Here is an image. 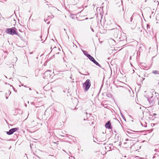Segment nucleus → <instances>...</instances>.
Segmentation results:
<instances>
[{
  "instance_id": "7ed1b4c3",
  "label": "nucleus",
  "mask_w": 159,
  "mask_h": 159,
  "mask_svg": "<svg viewBox=\"0 0 159 159\" xmlns=\"http://www.w3.org/2000/svg\"><path fill=\"white\" fill-rule=\"evenodd\" d=\"M90 80L88 79L83 84V88L85 92L87 91L91 86Z\"/></svg>"
},
{
  "instance_id": "f3484780",
  "label": "nucleus",
  "mask_w": 159,
  "mask_h": 159,
  "mask_svg": "<svg viewBox=\"0 0 159 159\" xmlns=\"http://www.w3.org/2000/svg\"><path fill=\"white\" fill-rule=\"evenodd\" d=\"M78 0H73L72 1V3L74 5L76 4L78 2Z\"/></svg>"
},
{
  "instance_id": "a211bd4d",
  "label": "nucleus",
  "mask_w": 159,
  "mask_h": 159,
  "mask_svg": "<svg viewBox=\"0 0 159 159\" xmlns=\"http://www.w3.org/2000/svg\"><path fill=\"white\" fill-rule=\"evenodd\" d=\"M152 73L154 74H159V71L156 70L152 71Z\"/></svg>"
},
{
  "instance_id": "aec40b11",
  "label": "nucleus",
  "mask_w": 159,
  "mask_h": 159,
  "mask_svg": "<svg viewBox=\"0 0 159 159\" xmlns=\"http://www.w3.org/2000/svg\"><path fill=\"white\" fill-rule=\"evenodd\" d=\"M120 115H121V116L122 118H123V119L125 121H126V118H125V117L123 115V114H122L121 113H120Z\"/></svg>"
},
{
  "instance_id": "a18cd8bd",
  "label": "nucleus",
  "mask_w": 159,
  "mask_h": 159,
  "mask_svg": "<svg viewBox=\"0 0 159 159\" xmlns=\"http://www.w3.org/2000/svg\"><path fill=\"white\" fill-rule=\"evenodd\" d=\"M59 52H58L57 53V54H59Z\"/></svg>"
},
{
  "instance_id": "1a4fd4ad",
  "label": "nucleus",
  "mask_w": 159,
  "mask_h": 159,
  "mask_svg": "<svg viewBox=\"0 0 159 159\" xmlns=\"http://www.w3.org/2000/svg\"><path fill=\"white\" fill-rule=\"evenodd\" d=\"M105 127L108 129H112V126L110 121H108L105 124Z\"/></svg>"
},
{
  "instance_id": "423d86ee",
  "label": "nucleus",
  "mask_w": 159,
  "mask_h": 159,
  "mask_svg": "<svg viewBox=\"0 0 159 159\" xmlns=\"http://www.w3.org/2000/svg\"><path fill=\"white\" fill-rule=\"evenodd\" d=\"M19 129V128H13L10 129L9 131L6 132V133L7 134L10 135Z\"/></svg>"
},
{
  "instance_id": "e433bc0d",
  "label": "nucleus",
  "mask_w": 159,
  "mask_h": 159,
  "mask_svg": "<svg viewBox=\"0 0 159 159\" xmlns=\"http://www.w3.org/2000/svg\"><path fill=\"white\" fill-rule=\"evenodd\" d=\"M153 1H154V2H155V1L156 0H152Z\"/></svg>"
},
{
  "instance_id": "f257e3e1",
  "label": "nucleus",
  "mask_w": 159,
  "mask_h": 159,
  "mask_svg": "<svg viewBox=\"0 0 159 159\" xmlns=\"http://www.w3.org/2000/svg\"><path fill=\"white\" fill-rule=\"evenodd\" d=\"M17 29L13 27L11 28H7L6 30V32L7 34L13 35H16L19 36V34L18 33Z\"/></svg>"
},
{
  "instance_id": "5701e85b",
  "label": "nucleus",
  "mask_w": 159,
  "mask_h": 159,
  "mask_svg": "<svg viewBox=\"0 0 159 159\" xmlns=\"http://www.w3.org/2000/svg\"><path fill=\"white\" fill-rule=\"evenodd\" d=\"M11 86H12V87L13 90L16 92H17L16 90L11 85H10Z\"/></svg>"
},
{
  "instance_id": "79ce46f5",
  "label": "nucleus",
  "mask_w": 159,
  "mask_h": 159,
  "mask_svg": "<svg viewBox=\"0 0 159 159\" xmlns=\"http://www.w3.org/2000/svg\"><path fill=\"white\" fill-rule=\"evenodd\" d=\"M70 78L71 79H72V78H71V76Z\"/></svg>"
},
{
  "instance_id": "a878e982",
  "label": "nucleus",
  "mask_w": 159,
  "mask_h": 159,
  "mask_svg": "<svg viewBox=\"0 0 159 159\" xmlns=\"http://www.w3.org/2000/svg\"><path fill=\"white\" fill-rule=\"evenodd\" d=\"M132 20H133V18L132 17H131V18H130V21L131 22H132Z\"/></svg>"
},
{
  "instance_id": "bb28decb",
  "label": "nucleus",
  "mask_w": 159,
  "mask_h": 159,
  "mask_svg": "<svg viewBox=\"0 0 159 159\" xmlns=\"http://www.w3.org/2000/svg\"><path fill=\"white\" fill-rule=\"evenodd\" d=\"M91 29V30L93 32H94V30H93V29H92V27H91H91H90Z\"/></svg>"
},
{
  "instance_id": "a19ab883",
  "label": "nucleus",
  "mask_w": 159,
  "mask_h": 159,
  "mask_svg": "<svg viewBox=\"0 0 159 159\" xmlns=\"http://www.w3.org/2000/svg\"><path fill=\"white\" fill-rule=\"evenodd\" d=\"M124 157H126V156H124Z\"/></svg>"
},
{
  "instance_id": "c85d7f7f",
  "label": "nucleus",
  "mask_w": 159,
  "mask_h": 159,
  "mask_svg": "<svg viewBox=\"0 0 159 159\" xmlns=\"http://www.w3.org/2000/svg\"><path fill=\"white\" fill-rule=\"evenodd\" d=\"M47 20V19H44V21H45V22H46Z\"/></svg>"
},
{
  "instance_id": "4be33fe9",
  "label": "nucleus",
  "mask_w": 159,
  "mask_h": 159,
  "mask_svg": "<svg viewBox=\"0 0 159 159\" xmlns=\"http://www.w3.org/2000/svg\"><path fill=\"white\" fill-rule=\"evenodd\" d=\"M51 51H52V49H57V48L56 47V46H55L52 49V47H51Z\"/></svg>"
},
{
  "instance_id": "412c9836",
  "label": "nucleus",
  "mask_w": 159,
  "mask_h": 159,
  "mask_svg": "<svg viewBox=\"0 0 159 159\" xmlns=\"http://www.w3.org/2000/svg\"><path fill=\"white\" fill-rule=\"evenodd\" d=\"M127 133L129 134V135H128V136L129 137V136H130V134H131L132 133V132H130V131H127Z\"/></svg>"
},
{
  "instance_id": "7c9ffc66",
  "label": "nucleus",
  "mask_w": 159,
  "mask_h": 159,
  "mask_svg": "<svg viewBox=\"0 0 159 159\" xmlns=\"http://www.w3.org/2000/svg\"><path fill=\"white\" fill-rule=\"evenodd\" d=\"M49 23H50V22H48L47 23V24H49Z\"/></svg>"
},
{
  "instance_id": "58836bf2",
  "label": "nucleus",
  "mask_w": 159,
  "mask_h": 159,
  "mask_svg": "<svg viewBox=\"0 0 159 159\" xmlns=\"http://www.w3.org/2000/svg\"><path fill=\"white\" fill-rule=\"evenodd\" d=\"M108 94V95L110 94V96H111V93H110V94Z\"/></svg>"
},
{
  "instance_id": "72a5a7b5",
  "label": "nucleus",
  "mask_w": 159,
  "mask_h": 159,
  "mask_svg": "<svg viewBox=\"0 0 159 159\" xmlns=\"http://www.w3.org/2000/svg\"><path fill=\"white\" fill-rule=\"evenodd\" d=\"M29 89L30 90H31V88H29Z\"/></svg>"
},
{
  "instance_id": "37998d69",
  "label": "nucleus",
  "mask_w": 159,
  "mask_h": 159,
  "mask_svg": "<svg viewBox=\"0 0 159 159\" xmlns=\"http://www.w3.org/2000/svg\"><path fill=\"white\" fill-rule=\"evenodd\" d=\"M93 5L94 6H95V5H94V4Z\"/></svg>"
},
{
  "instance_id": "473e14b6",
  "label": "nucleus",
  "mask_w": 159,
  "mask_h": 159,
  "mask_svg": "<svg viewBox=\"0 0 159 159\" xmlns=\"http://www.w3.org/2000/svg\"><path fill=\"white\" fill-rule=\"evenodd\" d=\"M6 98L7 99L8 98V97H6Z\"/></svg>"
},
{
  "instance_id": "cd10ccee",
  "label": "nucleus",
  "mask_w": 159,
  "mask_h": 159,
  "mask_svg": "<svg viewBox=\"0 0 159 159\" xmlns=\"http://www.w3.org/2000/svg\"><path fill=\"white\" fill-rule=\"evenodd\" d=\"M54 17V16H53V15H52V16L51 17V18H53Z\"/></svg>"
},
{
  "instance_id": "2eb2a0df",
  "label": "nucleus",
  "mask_w": 159,
  "mask_h": 159,
  "mask_svg": "<svg viewBox=\"0 0 159 159\" xmlns=\"http://www.w3.org/2000/svg\"><path fill=\"white\" fill-rule=\"evenodd\" d=\"M82 52L88 58H89V57L91 56V55L89 54L88 52L84 50H81Z\"/></svg>"
},
{
  "instance_id": "f8f14e48",
  "label": "nucleus",
  "mask_w": 159,
  "mask_h": 159,
  "mask_svg": "<svg viewBox=\"0 0 159 159\" xmlns=\"http://www.w3.org/2000/svg\"><path fill=\"white\" fill-rule=\"evenodd\" d=\"M131 134H130V136H129V137L132 138H136L140 136V134H135L132 132Z\"/></svg>"
},
{
  "instance_id": "6ab92c4d",
  "label": "nucleus",
  "mask_w": 159,
  "mask_h": 159,
  "mask_svg": "<svg viewBox=\"0 0 159 159\" xmlns=\"http://www.w3.org/2000/svg\"><path fill=\"white\" fill-rule=\"evenodd\" d=\"M140 65L142 67L144 66L145 67H146L147 66L145 63H141Z\"/></svg>"
},
{
  "instance_id": "0eeeda50",
  "label": "nucleus",
  "mask_w": 159,
  "mask_h": 159,
  "mask_svg": "<svg viewBox=\"0 0 159 159\" xmlns=\"http://www.w3.org/2000/svg\"><path fill=\"white\" fill-rule=\"evenodd\" d=\"M106 27L107 29L112 30L114 28H112V23L111 22L110 20H109L105 23Z\"/></svg>"
},
{
  "instance_id": "4c0bfd02",
  "label": "nucleus",
  "mask_w": 159,
  "mask_h": 159,
  "mask_svg": "<svg viewBox=\"0 0 159 159\" xmlns=\"http://www.w3.org/2000/svg\"><path fill=\"white\" fill-rule=\"evenodd\" d=\"M141 125L142 126H143V125L142 123H141Z\"/></svg>"
},
{
  "instance_id": "20e7f679",
  "label": "nucleus",
  "mask_w": 159,
  "mask_h": 159,
  "mask_svg": "<svg viewBox=\"0 0 159 159\" xmlns=\"http://www.w3.org/2000/svg\"><path fill=\"white\" fill-rule=\"evenodd\" d=\"M114 30V36L116 39L121 37V31L117 28H114L112 30Z\"/></svg>"
},
{
  "instance_id": "393cba45",
  "label": "nucleus",
  "mask_w": 159,
  "mask_h": 159,
  "mask_svg": "<svg viewBox=\"0 0 159 159\" xmlns=\"http://www.w3.org/2000/svg\"><path fill=\"white\" fill-rule=\"evenodd\" d=\"M133 132H135V133H139L141 132V131H133Z\"/></svg>"
},
{
  "instance_id": "2f4dec72",
  "label": "nucleus",
  "mask_w": 159,
  "mask_h": 159,
  "mask_svg": "<svg viewBox=\"0 0 159 159\" xmlns=\"http://www.w3.org/2000/svg\"><path fill=\"white\" fill-rule=\"evenodd\" d=\"M25 107H27V105L26 104H25Z\"/></svg>"
},
{
  "instance_id": "c756f323",
  "label": "nucleus",
  "mask_w": 159,
  "mask_h": 159,
  "mask_svg": "<svg viewBox=\"0 0 159 159\" xmlns=\"http://www.w3.org/2000/svg\"><path fill=\"white\" fill-rule=\"evenodd\" d=\"M145 78H142V81H143L144 80Z\"/></svg>"
},
{
  "instance_id": "f03ea898",
  "label": "nucleus",
  "mask_w": 159,
  "mask_h": 159,
  "mask_svg": "<svg viewBox=\"0 0 159 159\" xmlns=\"http://www.w3.org/2000/svg\"><path fill=\"white\" fill-rule=\"evenodd\" d=\"M148 100L149 102L150 105L151 106H153L156 102L158 101V104L159 105V98H158L155 96H152L150 97H148Z\"/></svg>"
},
{
  "instance_id": "ddd939ff",
  "label": "nucleus",
  "mask_w": 159,
  "mask_h": 159,
  "mask_svg": "<svg viewBox=\"0 0 159 159\" xmlns=\"http://www.w3.org/2000/svg\"><path fill=\"white\" fill-rule=\"evenodd\" d=\"M78 70L79 72L80 73V74L83 75H89V73H88V71H86L84 69V70L82 71V72L83 73H81L79 69H78Z\"/></svg>"
},
{
  "instance_id": "de8ad7c7",
  "label": "nucleus",
  "mask_w": 159,
  "mask_h": 159,
  "mask_svg": "<svg viewBox=\"0 0 159 159\" xmlns=\"http://www.w3.org/2000/svg\"><path fill=\"white\" fill-rule=\"evenodd\" d=\"M25 87H26V86H24Z\"/></svg>"
},
{
  "instance_id": "dca6fc26",
  "label": "nucleus",
  "mask_w": 159,
  "mask_h": 159,
  "mask_svg": "<svg viewBox=\"0 0 159 159\" xmlns=\"http://www.w3.org/2000/svg\"><path fill=\"white\" fill-rule=\"evenodd\" d=\"M130 89H128L127 90V92L128 93L130 94V96H132V93H133V91L132 90L131 88L130 87Z\"/></svg>"
},
{
  "instance_id": "9d476101",
  "label": "nucleus",
  "mask_w": 159,
  "mask_h": 159,
  "mask_svg": "<svg viewBox=\"0 0 159 159\" xmlns=\"http://www.w3.org/2000/svg\"><path fill=\"white\" fill-rule=\"evenodd\" d=\"M72 102L74 105V106H75V107L74 108H71L72 110H75L76 109V106L78 103V100L77 99L75 98L72 100Z\"/></svg>"
},
{
  "instance_id": "c03bdc74",
  "label": "nucleus",
  "mask_w": 159,
  "mask_h": 159,
  "mask_svg": "<svg viewBox=\"0 0 159 159\" xmlns=\"http://www.w3.org/2000/svg\"><path fill=\"white\" fill-rule=\"evenodd\" d=\"M40 37L41 38V37H42V36H40Z\"/></svg>"
},
{
  "instance_id": "39448f33",
  "label": "nucleus",
  "mask_w": 159,
  "mask_h": 159,
  "mask_svg": "<svg viewBox=\"0 0 159 159\" xmlns=\"http://www.w3.org/2000/svg\"><path fill=\"white\" fill-rule=\"evenodd\" d=\"M52 72L50 70H48L44 73L43 78L45 79H49L52 78Z\"/></svg>"
},
{
  "instance_id": "b1692460",
  "label": "nucleus",
  "mask_w": 159,
  "mask_h": 159,
  "mask_svg": "<svg viewBox=\"0 0 159 159\" xmlns=\"http://www.w3.org/2000/svg\"><path fill=\"white\" fill-rule=\"evenodd\" d=\"M147 29L148 30V29L150 28V25L148 24L147 25Z\"/></svg>"
},
{
  "instance_id": "ea45409f",
  "label": "nucleus",
  "mask_w": 159,
  "mask_h": 159,
  "mask_svg": "<svg viewBox=\"0 0 159 159\" xmlns=\"http://www.w3.org/2000/svg\"><path fill=\"white\" fill-rule=\"evenodd\" d=\"M85 114H86V115H87V112H85Z\"/></svg>"
},
{
  "instance_id": "6e6552de",
  "label": "nucleus",
  "mask_w": 159,
  "mask_h": 159,
  "mask_svg": "<svg viewBox=\"0 0 159 159\" xmlns=\"http://www.w3.org/2000/svg\"><path fill=\"white\" fill-rule=\"evenodd\" d=\"M91 61L93 62L94 64H95L96 65L100 67H102L99 64V63L97 62L94 58L91 56L89 57V58Z\"/></svg>"
},
{
  "instance_id": "c9c22d12",
  "label": "nucleus",
  "mask_w": 159,
  "mask_h": 159,
  "mask_svg": "<svg viewBox=\"0 0 159 159\" xmlns=\"http://www.w3.org/2000/svg\"><path fill=\"white\" fill-rule=\"evenodd\" d=\"M10 91V93L9 95H10V94L11 93V91Z\"/></svg>"
},
{
  "instance_id": "4468645a",
  "label": "nucleus",
  "mask_w": 159,
  "mask_h": 159,
  "mask_svg": "<svg viewBox=\"0 0 159 159\" xmlns=\"http://www.w3.org/2000/svg\"><path fill=\"white\" fill-rule=\"evenodd\" d=\"M127 42L126 40H123V41H120L119 42V44L120 45L124 46L127 43Z\"/></svg>"
},
{
  "instance_id": "f704fd0d",
  "label": "nucleus",
  "mask_w": 159,
  "mask_h": 159,
  "mask_svg": "<svg viewBox=\"0 0 159 159\" xmlns=\"http://www.w3.org/2000/svg\"><path fill=\"white\" fill-rule=\"evenodd\" d=\"M125 140H126V141H128V139H126Z\"/></svg>"
},
{
  "instance_id": "9b49d317",
  "label": "nucleus",
  "mask_w": 159,
  "mask_h": 159,
  "mask_svg": "<svg viewBox=\"0 0 159 159\" xmlns=\"http://www.w3.org/2000/svg\"><path fill=\"white\" fill-rule=\"evenodd\" d=\"M127 37L123 33V34H121V37L118 38V40L120 41H123V40H126Z\"/></svg>"
},
{
  "instance_id": "49530a36",
  "label": "nucleus",
  "mask_w": 159,
  "mask_h": 159,
  "mask_svg": "<svg viewBox=\"0 0 159 159\" xmlns=\"http://www.w3.org/2000/svg\"><path fill=\"white\" fill-rule=\"evenodd\" d=\"M83 69V68H82V69Z\"/></svg>"
}]
</instances>
